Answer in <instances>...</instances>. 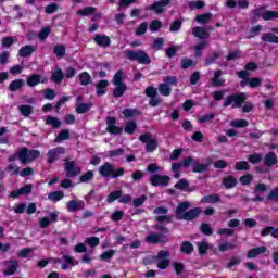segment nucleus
Here are the masks:
<instances>
[{
	"label": "nucleus",
	"instance_id": "obj_38",
	"mask_svg": "<svg viewBox=\"0 0 278 278\" xmlns=\"http://www.w3.org/2000/svg\"><path fill=\"white\" fill-rule=\"evenodd\" d=\"M175 188H177V190H186L188 192H192V190H190V184H188V180H180L175 185Z\"/></svg>",
	"mask_w": 278,
	"mask_h": 278
},
{
	"label": "nucleus",
	"instance_id": "obj_35",
	"mask_svg": "<svg viewBox=\"0 0 278 278\" xmlns=\"http://www.w3.org/2000/svg\"><path fill=\"white\" fill-rule=\"evenodd\" d=\"M264 156H262V154L260 153L248 155V162H250V164H260V162H262Z\"/></svg>",
	"mask_w": 278,
	"mask_h": 278
},
{
	"label": "nucleus",
	"instance_id": "obj_2",
	"mask_svg": "<svg viewBox=\"0 0 278 278\" xmlns=\"http://www.w3.org/2000/svg\"><path fill=\"white\" fill-rule=\"evenodd\" d=\"M18 160L22 164H31L34 160L40 157V151L38 150H27V148H22L17 151Z\"/></svg>",
	"mask_w": 278,
	"mask_h": 278
},
{
	"label": "nucleus",
	"instance_id": "obj_19",
	"mask_svg": "<svg viewBox=\"0 0 278 278\" xmlns=\"http://www.w3.org/2000/svg\"><path fill=\"white\" fill-rule=\"evenodd\" d=\"M265 166H275L277 164V154L275 152H269L264 157Z\"/></svg>",
	"mask_w": 278,
	"mask_h": 278
},
{
	"label": "nucleus",
	"instance_id": "obj_57",
	"mask_svg": "<svg viewBox=\"0 0 278 278\" xmlns=\"http://www.w3.org/2000/svg\"><path fill=\"white\" fill-rule=\"evenodd\" d=\"M125 134H134L136 131V123L128 122L124 128Z\"/></svg>",
	"mask_w": 278,
	"mask_h": 278
},
{
	"label": "nucleus",
	"instance_id": "obj_59",
	"mask_svg": "<svg viewBox=\"0 0 278 278\" xmlns=\"http://www.w3.org/2000/svg\"><path fill=\"white\" fill-rule=\"evenodd\" d=\"M192 243L188 242V241H185L181 245V251L182 253H192Z\"/></svg>",
	"mask_w": 278,
	"mask_h": 278
},
{
	"label": "nucleus",
	"instance_id": "obj_44",
	"mask_svg": "<svg viewBox=\"0 0 278 278\" xmlns=\"http://www.w3.org/2000/svg\"><path fill=\"white\" fill-rule=\"evenodd\" d=\"M113 84L115 86H123L125 83H123V71H118L113 78Z\"/></svg>",
	"mask_w": 278,
	"mask_h": 278
},
{
	"label": "nucleus",
	"instance_id": "obj_5",
	"mask_svg": "<svg viewBox=\"0 0 278 278\" xmlns=\"http://www.w3.org/2000/svg\"><path fill=\"white\" fill-rule=\"evenodd\" d=\"M247 99H249L247 93L233 94L226 99L224 105L225 108H228V105H232L233 108H242V102L247 101Z\"/></svg>",
	"mask_w": 278,
	"mask_h": 278
},
{
	"label": "nucleus",
	"instance_id": "obj_54",
	"mask_svg": "<svg viewBox=\"0 0 278 278\" xmlns=\"http://www.w3.org/2000/svg\"><path fill=\"white\" fill-rule=\"evenodd\" d=\"M121 191H113L106 199L108 203H114L116 199H121Z\"/></svg>",
	"mask_w": 278,
	"mask_h": 278
},
{
	"label": "nucleus",
	"instance_id": "obj_22",
	"mask_svg": "<svg viewBox=\"0 0 278 278\" xmlns=\"http://www.w3.org/2000/svg\"><path fill=\"white\" fill-rule=\"evenodd\" d=\"M51 79L54 84H62V80L64 79V72L56 67L52 73Z\"/></svg>",
	"mask_w": 278,
	"mask_h": 278
},
{
	"label": "nucleus",
	"instance_id": "obj_53",
	"mask_svg": "<svg viewBox=\"0 0 278 278\" xmlns=\"http://www.w3.org/2000/svg\"><path fill=\"white\" fill-rule=\"evenodd\" d=\"M15 214H23L27 210V204L20 203L13 206Z\"/></svg>",
	"mask_w": 278,
	"mask_h": 278
},
{
	"label": "nucleus",
	"instance_id": "obj_7",
	"mask_svg": "<svg viewBox=\"0 0 278 278\" xmlns=\"http://www.w3.org/2000/svg\"><path fill=\"white\" fill-rule=\"evenodd\" d=\"M166 5H170V0H160L148 7L147 10H152L155 14H162Z\"/></svg>",
	"mask_w": 278,
	"mask_h": 278
},
{
	"label": "nucleus",
	"instance_id": "obj_26",
	"mask_svg": "<svg viewBox=\"0 0 278 278\" xmlns=\"http://www.w3.org/2000/svg\"><path fill=\"white\" fill-rule=\"evenodd\" d=\"M197 23L205 25L212 21V13H204L195 16Z\"/></svg>",
	"mask_w": 278,
	"mask_h": 278
},
{
	"label": "nucleus",
	"instance_id": "obj_37",
	"mask_svg": "<svg viewBox=\"0 0 278 278\" xmlns=\"http://www.w3.org/2000/svg\"><path fill=\"white\" fill-rule=\"evenodd\" d=\"M54 54L56 58H64L66 55V48L64 45H58L54 47Z\"/></svg>",
	"mask_w": 278,
	"mask_h": 278
},
{
	"label": "nucleus",
	"instance_id": "obj_9",
	"mask_svg": "<svg viewBox=\"0 0 278 278\" xmlns=\"http://www.w3.org/2000/svg\"><path fill=\"white\" fill-rule=\"evenodd\" d=\"M67 212H79L86 207V203L83 200H71L66 204Z\"/></svg>",
	"mask_w": 278,
	"mask_h": 278
},
{
	"label": "nucleus",
	"instance_id": "obj_32",
	"mask_svg": "<svg viewBox=\"0 0 278 278\" xmlns=\"http://www.w3.org/2000/svg\"><path fill=\"white\" fill-rule=\"evenodd\" d=\"M48 199L49 201H54V202L62 201L64 199V192L62 191L51 192L49 193Z\"/></svg>",
	"mask_w": 278,
	"mask_h": 278
},
{
	"label": "nucleus",
	"instance_id": "obj_4",
	"mask_svg": "<svg viewBox=\"0 0 278 278\" xmlns=\"http://www.w3.org/2000/svg\"><path fill=\"white\" fill-rule=\"evenodd\" d=\"M139 140L146 144V151L148 153H153L157 149V139L153 138L149 132L139 136Z\"/></svg>",
	"mask_w": 278,
	"mask_h": 278
},
{
	"label": "nucleus",
	"instance_id": "obj_39",
	"mask_svg": "<svg viewBox=\"0 0 278 278\" xmlns=\"http://www.w3.org/2000/svg\"><path fill=\"white\" fill-rule=\"evenodd\" d=\"M112 174H114V167H112V165L106 163L100 167V175H112Z\"/></svg>",
	"mask_w": 278,
	"mask_h": 278
},
{
	"label": "nucleus",
	"instance_id": "obj_51",
	"mask_svg": "<svg viewBox=\"0 0 278 278\" xmlns=\"http://www.w3.org/2000/svg\"><path fill=\"white\" fill-rule=\"evenodd\" d=\"M149 28V24L143 22L139 25V27L136 30V35L137 36H142L144 34H147V29Z\"/></svg>",
	"mask_w": 278,
	"mask_h": 278
},
{
	"label": "nucleus",
	"instance_id": "obj_29",
	"mask_svg": "<svg viewBox=\"0 0 278 278\" xmlns=\"http://www.w3.org/2000/svg\"><path fill=\"white\" fill-rule=\"evenodd\" d=\"M159 92L163 97H170V92H173V89H170V86L163 83V84L159 85Z\"/></svg>",
	"mask_w": 278,
	"mask_h": 278
},
{
	"label": "nucleus",
	"instance_id": "obj_8",
	"mask_svg": "<svg viewBox=\"0 0 278 278\" xmlns=\"http://www.w3.org/2000/svg\"><path fill=\"white\" fill-rule=\"evenodd\" d=\"M106 131L109 134H123V128L116 126V118L115 117H108L106 118Z\"/></svg>",
	"mask_w": 278,
	"mask_h": 278
},
{
	"label": "nucleus",
	"instance_id": "obj_20",
	"mask_svg": "<svg viewBox=\"0 0 278 278\" xmlns=\"http://www.w3.org/2000/svg\"><path fill=\"white\" fill-rule=\"evenodd\" d=\"M199 214H201L200 207L192 208L185 214V216L182 217V220H194V218H197Z\"/></svg>",
	"mask_w": 278,
	"mask_h": 278
},
{
	"label": "nucleus",
	"instance_id": "obj_43",
	"mask_svg": "<svg viewBox=\"0 0 278 278\" xmlns=\"http://www.w3.org/2000/svg\"><path fill=\"white\" fill-rule=\"evenodd\" d=\"M236 170H249L251 166L249 165V162L247 161H239L235 165Z\"/></svg>",
	"mask_w": 278,
	"mask_h": 278
},
{
	"label": "nucleus",
	"instance_id": "obj_17",
	"mask_svg": "<svg viewBox=\"0 0 278 278\" xmlns=\"http://www.w3.org/2000/svg\"><path fill=\"white\" fill-rule=\"evenodd\" d=\"M96 45H99V47H110V37L105 36V35H96V37L93 38Z\"/></svg>",
	"mask_w": 278,
	"mask_h": 278
},
{
	"label": "nucleus",
	"instance_id": "obj_42",
	"mask_svg": "<svg viewBox=\"0 0 278 278\" xmlns=\"http://www.w3.org/2000/svg\"><path fill=\"white\" fill-rule=\"evenodd\" d=\"M161 238H162V236L152 233L146 238V241H148L150 244H157V242L162 241Z\"/></svg>",
	"mask_w": 278,
	"mask_h": 278
},
{
	"label": "nucleus",
	"instance_id": "obj_52",
	"mask_svg": "<svg viewBox=\"0 0 278 278\" xmlns=\"http://www.w3.org/2000/svg\"><path fill=\"white\" fill-rule=\"evenodd\" d=\"M233 249H236V243H231V242L222 243L219 245V251L222 252L231 251Z\"/></svg>",
	"mask_w": 278,
	"mask_h": 278
},
{
	"label": "nucleus",
	"instance_id": "obj_63",
	"mask_svg": "<svg viewBox=\"0 0 278 278\" xmlns=\"http://www.w3.org/2000/svg\"><path fill=\"white\" fill-rule=\"evenodd\" d=\"M203 49H207V41H203L200 45L194 47L195 55H198V56L201 55V50H203Z\"/></svg>",
	"mask_w": 278,
	"mask_h": 278
},
{
	"label": "nucleus",
	"instance_id": "obj_23",
	"mask_svg": "<svg viewBox=\"0 0 278 278\" xmlns=\"http://www.w3.org/2000/svg\"><path fill=\"white\" fill-rule=\"evenodd\" d=\"M262 253H266V247H258L250 250L248 252V257L253 260V257H257V255H262Z\"/></svg>",
	"mask_w": 278,
	"mask_h": 278
},
{
	"label": "nucleus",
	"instance_id": "obj_55",
	"mask_svg": "<svg viewBox=\"0 0 278 278\" xmlns=\"http://www.w3.org/2000/svg\"><path fill=\"white\" fill-rule=\"evenodd\" d=\"M15 40L16 39L14 37H4L2 39V47H4V48L12 47V45H14Z\"/></svg>",
	"mask_w": 278,
	"mask_h": 278
},
{
	"label": "nucleus",
	"instance_id": "obj_27",
	"mask_svg": "<svg viewBox=\"0 0 278 278\" xmlns=\"http://www.w3.org/2000/svg\"><path fill=\"white\" fill-rule=\"evenodd\" d=\"M24 84L25 81L23 79L13 80L9 85V90H11V92H16V90H21V88H23Z\"/></svg>",
	"mask_w": 278,
	"mask_h": 278
},
{
	"label": "nucleus",
	"instance_id": "obj_33",
	"mask_svg": "<svg viewBox=\"0 0 278 278\" xmlns=\"http://www.w3.org/2000/svg\"><path fill=\"white\" fill-rule=\"evenodd\" d=\"M222 75H223V72L220 71H216L214 73V78L212 79L213 86H223L225 84V80L219 78Z\"/></svg>",
	"mask_w": 278,
	"mask_h": 278
},
{
	"label": "nucleus",
	"instance_id": "obj_64",
	"mask_svg": "<svg viewBox=\"0 0 278 278\" xmlns=\"http://www.w3.org/2000/svg\"><path fill=\"white\" fill-rule=\"evenodd\" d=\"M250 88H258V86H262V79L260 78H251L249 80Z\"/></svg>",
	"mask_w": 278,
	"mask_h": 278
},
{
	"label": "nucleus",
	"instance_id": "obj_18",
	"mask_svg": "<svg viewBox=\"0 0 278 278\" xmlns=\"http://www.w3.org/2000/svg\"><path fill=\"white\" fill-rule=\"evenodd\" d=\"M168 210L166 207H157L154 210V214H156V220L163 223V220H168V216H166Z\"/></svg>",
	"mask_w": 278,
	"mask_h": 278
},
{
	"label": "nucleus",
	"instance_id": "obj_58",
	"mask_svg": "<svg viewBox=\"0 0 278 278\" xmlns=\"http://www.w3.org/2000/svg\"><path fill=\"white\" fill-rule=\"evenodd\" d=\"M146 94L147 97H149L150 99H153L154 97L157 96V89L155 87H148L146 89Z\"/></svg>",
	"mask_w": 278,
	"mask_h": 278
},
{
	"label": "nucleus",
	"instance_id": "obj_48",
	"mask_svg": "<svg viewBox=\"0 0 278 278\" xmlns=\"http://www.w3.org/2000/svg\"><path fill=\"white\" fill-rule=\"evenodd\" d=\"M207 164L193 163V173H205Z\"/></svg>",
	"mask_w": 278,
	"mask_h": 278
},
{
	"label": "nucleus",
	"instance_id": "obj_47",
	"mask_svg": "<svg viewBox=\"0 0 278 278\" xmlns=\"http://www.w3.org/2000/svg\"><path fill=\"white\" fill-rule=\"evenodd\" d=\"M47 125H52L54 127V129H58V127H60V125H62V122H60V119L55 118V117H47L46 119Z\"/></svg>",
	"mask_w": 278,
	"mask_h": 278
},
{
	"label": "nucleus",
	"instance_id": "obj_41",
	"mask_svg": "<svg viewBox=\"0 0 278 278\" xmlns=\"http://www.w3.org/2000/svg\"><path fill=\"white\" fill-rule=\"evenodd\" d=\"M163 24L160 20H154L150 23V31L155 33L159 31V29H162Z\"/></svg>",
	"mask_w": 278,
	"mask_h": 278
},
{
	"label": "nucleus",
	"instance_id": "obj_40",
	"mask_svg": "<svg viewBox=\"0 0 278 278\" xmlns=\"http://www.w3.org/2000/svg\"><path fill=\"white\" fill-rule=\"evenodd\" d=\"M238 184V180L233 178L232 176H228L224 179V186L225 188H233Z\"/></svg>",
	"mask_w": 278,
	"mask_h": 278
},
{
	"label": "nucleus",
	"instance_id": "obj_30",
	"mask_svg": "<svg viewBox=\"0 0 278 278\" xmlns=\"http://www.w3.org/2000/svg\"><path fill=\"white\" fill-rule=\"evenodd\" d=\"M126 90H127V85H115V89L113 90V96L116 98L123 97Z\"/></svg>",
	"mask_w": 278,
	"mask_h": 278
},
{
	"label": "nucleus",
	"instance_id": "obj_28",
	"mask_svg": "<svg viewBox=\"0 0 278 278\" xmlns=\"http://www.w3.org/2000/svg\"><path fill=\"white\" fill-rule=\"evenodd\" d=\"M109 83L108 80H100L97 85V94L98 97H102V94H105V89L108 88Z\"/></svg>",
	"mask_w": 278,
	"mask_h": 278
},
{
	"label": "nucleus",
	"instance_id": "obj_11",
	"mask_svg": "<svg viewBox=\"0 0 278 278\" xmlns=\"http://www.w3.org/2000/svg\"><path fill=\"white\" fill-rule=\"evenodd\" d=\"M47 77L35 74L27 78V86L34 87L38 86L39 84H47Z\"/></svg>",
	"mask_w": 278,
	"mask_h": 278
},
{
	"label": "nucleus",
	"instance_id": "obj_6",
	"mask_svg": "<svg viewBox=\"0 0 278 278\" xmlns=\"http://www.w3.org/2000/svg\"><path fill=\"white\" fill-rule=\"evenodd\" d=\"M54 264H62L61 265L62 270H68V268H73V266H77L79 262H77L75 257L71 255H63L62 260L54 258Z\"/></svg>",
	"mask_w": 278,
	"mask_h": 278
},
{
	"label": "nucleus",
	"instance_id": "obj_24",
	"mask_svg": "<svg viewBox=\"0 0 278 278\" xmlns=\"http://www.w3.org/2000/svg\"><path fill=\"white\" fill-rule=\"evenodd\" d=\"M189 10H203L205 8V1L199 0V1H189L187 3Z\"/></svg>",
	"mask_w": 278,
	"mask_h": 278
},
{
	"label": "nucleus",
	"instance_id": "obj_15",
	"mask_svg": "<svg viewBox=\"0 0 278 278\" xmlns=\"http://www.w3.org/2000/svg\"><path fill=\"white\" fill-rule=\"evenodd\" d=\"M65 170L70 175H79V173H81V168H79V165H77V163L73 161L65 163Z\"/></svg>",
	"mask_w": 278,
	"mask_h": 278
},
{
	"label": "nucleus",
	"instance_id": "obj_62",
	"mask_svg": "<svg viewBox=\"0 0 278 278\" xmlns=\"http://www.w3.org/2000/svg\"><path fill=\"white\" fill-rule=\"evenodd\" d=\"M148 173H162V168L157 164L152 163L147 167Z\"/></svg>",
	"mask_w": 278,
	"mask_h": 278
},
{
	"label": "nucleus",
	"instance_id": "obj_12",
	"mask_svg": "<svg viewBox=\"0 0 278 278\" xmlns=\"http://www.w3.org/2000/svg\"><path fill=\"white\" fill-rule=\"evenodd\" d=\"M168 181H170V178H168V176L153 175L151 177L152 186H168Z\"/></svg>",
	"mask_w": 278,
	"mask_h": 278
},
{
	"label": "nucleus",
	"instance_id": "obj_61",
	"mask_svg": "<svg viewBox=\"0 0 278 278\" xmlns=\"http://www.w3.org/2000/svg\"><path fill=\"white\" fill-rule=\"evenodd\" d=\"M123 216H125V213L123 211H115L112 214V220L114 222H118V220H123Z\"/></svg>",
	"mask_w": 278,
	"mask_h": 278
},
{
	"label": "nucleus",
	"instance_id": "obj_10",
	"mask_svg": "<svg viewBox=\"0 0 278 278\" xmlns=\"http://www.w3.org/2000/svg\"><path fill=\"white\" fill-rule=\"evenodd\" d=\"M18 270V261H5L4 262V275L11 276Z\"/></svg>",
	"mask_w": 278,
	"mask_h": 278
},
{
	"label": "nucleus",
	"instance_id": "obj_60",
	"mask_svg": "<svg viewBox=\"0 0 278 278\" xmlns=\"http://www.w3.org/2000/svg\"><path fill=\"white\" fill-rule=\"evenodd\" d=\"M49 34H51V28L45 27L40 33H39V40H46L49 37Z\"/></svg>",
	"mask_w": 278,
	"mask_h": 278
},
{
	"label": "nucleus",
	"instance_id": "obj_31",
	"mask_svg": "<svg viewBox=\"0 0 278 278\" xmlns=\"http://www.w3.org/2000/svg\"><path fill=\"white\" fill-rule=\"evenodd\" d=\"M78 79H79L81 86H88V84H90L92 77L87 72H83L81 74H79Z\"/></svg>",
	"mask_w": 278,
	"mask_h": 278
},
{
	"label": "nucleus",
	"instance_id": "obj_16",
	"mask_svg": "<svg viewBox=\"0 0 278 278\" xmlns=\"http://www.w3.org/2000/svg\"><path fill=\"white\" fill-rule=\"evenodd\" d=\"M190 207V202H182L178 205L176 208V216L177 218H180V220H184V216L187 214V210Z\"/></svg>",
	"mask_w": 278,
	"mask_h": 278
},
{
	"label": "nucleus",
	"instance_id": "obj_21",
	"mask_svg": "<svg viewBox=\"0 0 278 278\" xmlns=\"http://www.w3.org/2000/svg\"><path fill=\"white\" fill-rule=\"evenodd\" d=\"M35 51H36V47L24 46L20 49L18 54L21 55V58H29V55H31V53H34Z\"/></svg>",
	"mask_w": 278,
	"mask_h": 278
},
{
	"label": "nucleus",
	"instance_id": "obj_14",
	"mask_svg": "<svg viewBox=\"0 0 278 278\" xmlns=\"http://www.w3.org/2000/svg\"><path fill=\"white\" fill-rule=\"evenodd\" d=\"M62 154H64V148H55L48 151V162L53 164V162H55Z\"/></svg>",
	"mask_w": 278,
	"mask_h": 278
},
{
	"label": "nucleus",
	"instance_id": "obj_45",
	"mask_svg": "<svg viewBox=\"0 0 278 278\" xmlns=\"http://www.w3.org/2000/svg\"><path fill=\"white\" fill-rule=\"evenodd\" d=\"M231 127H249V122L245 119H233L230 122Z\"/></svg>",
	"mask_w": 278,
	"mask_h": 278
},
{
	"label": "nucleus",
	"instance_id": "obj_13",
	"mask_svg": "<svg viewBox=\"0 0 278 278\" xmlns=\"http://www.w3.org/2000/svg\"><path fill=\"white\" fill-rule=\"evenodd\" d=\"M192 34L195 38H200L201 40H205V38H210V31H207L206 27L195 26L192 29Z\"/></svg>",
	"mask_w": 278,
	"mask_h": 278
},
{
	"label": "nucleus",
	"instance_id": "obj_36",
	"mask_svg": "<svg viewBox=\"0 0 278 278\" xmlns=\"http://www.w3.org/2000/svg\"><path fill=\"white\" fill-rule=\"evenodd\" d=\"M18 110H20V114H22V116H25V117L29 116V114H31L33 112L31 105H27V104L20 105Z\"/></svg>",
	"mask_w": 278,
	"mask_h": 278
},
{
	"label": "nucleus",
	"instance_id": "obj_1",
	"mask_svg": "<svg viewBox=\"0 0 278 278\" xmlns=\"http://www.w3.org/2000/svg\"><path fill=\"white\" fill-rule=\"evenodd\" d=\"M170 254L166 250H161L156 256H149L143 260V264L148 265L151 264V262H156L157 268L161 270H166L170 264Z\"/></svg>",
	"mask_w": 278,
	"mask_h": 278
},
{
	"label": "nucleus",
	"instance_id": "obj_34",
	"mask_svg": "<svg viewBox=\"0 0 278 278\" xmlns=\"http://www.w3.org/2000/svg\"><path fill=\"white\" fill-rule=\"evenodd\" d=\"M220 201V195L212 194L206 195L201 200V203H218Z\"/></svg>",
	"mask_w": 278,
	"mask_h": 278
},
{
	"label": "nucleus",
	"instance_id": "obj_49",
	"mask_svg": "<svg viewBox=\"0 0 278 278\" xmlns=\"http://www.w3.org/2000/svg\"><path fill=\"white\" fill-rule=\"evenodd\" d=\"M79 16H90V14H94V8L88 7L83 10L77 11Z\"/></svg>",
	"mask_w": 278,
	"mask_h": 278
},
{
	"label": "nucleus",
	"instance_id": "obj_46",
	"mask_svg": "<svg viewBox=\"0 0 278 278\" xmlns=\"http://www.w3.org/2000/svg\"><path fill=\"white\" fill-rule=\"evenodd\" d=\"M123 114L125 118H134V116H138L140 113L136 109H125Z\"/></svg>",
	"mask_w": 278,
	"mask_h": 278
},
{
	"label": "nucleus",
	"instance_id": "obj_25",
	"mask_svg": "<svg viewBox=\"0 0 278 278\" xmlns=\"http://www.w3.org/2000/svg\"><path fill=\"white\" fill-rule=\"evenodd\" d=\"M263 42H271L278 45V36L273 33H267L262 36Z\"/></svg>",
	"mask_w": 278,
	"mask_h": 278
},
{
	"label": "nucleus",
	"instance_id": "obj_56",
	"mask_svg": "<svg viewBox=\"0 0 278 278\" xmlns=\"http://www.w3.org/2000/svg\"><path fill=\"white\" fill-rule=\"evenodd\" d=\"M164 84L167 86H177V78L175 76H167L163 78Z\"/></svg>",
	"mask_w": 278,
	"mask_h": 278
},
{
	"label": "nucleus",
	"instance_id": "obj_3",
	"mask_svg": "<svg viewBox=\"0 0 278 278\" xmlns=\"http://www.w3.org/2000/svg\"><path fill=\"white\" fill-rule=\"evenodd\" d=\"M124 53L128 60L139 62V64H151V59L149 58V54H147V52L142 50H125Z\"/></svg>",
	"mask_w": 278,
	"mask_h": 278
},
{
	"label": "nucleus",
	"instance_id": "obj_50",
	"mask_svg": "<svg viewBox=\"0 0 278 278\" xmlns=\"http://www.w3.org/2000/svg\"><path fill=\"white\" fill-rule=\"evenodd\" d=\"M100 240L98 237H89L85 239V244H89V247H99Z\"/></svg>",
	"mask_w": 278,
	"mask_h": 278
}]
</instances>
